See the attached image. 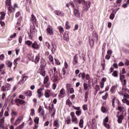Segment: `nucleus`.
<instances>
[{"instance_id": "f257e3e1", "label": "nucleus", "mask_w": 129, "mask_h": 129, "mask_svg": "<svg viewBox=\"0 0 129 129\" xmlns=\"http://www.w3.org/2000/svg\"><path fill=\"white\" fill-rule=\"evenodd\" d=\"M47 65L46 61L44 59H41L40 60V66L38 73L42 76H45L46 73H45V67Z\"/></svg>"}, {"instance_id": "f03ea898", "label": "nucleus", "mask_w": 129, "mask_h": 129, "mask_svg": "<svg viewBox=\"0 0 129 129\" xmlns=\"http://www.w3.org/2000/svg\"><path fill=\"white\" fill-rule=\"evenodd\" d=\"M73 2L76 4L74 8V14L75 17H80V12L79 11V8L77 7L76 5H79V4H81L82 0H73Z\"/></svg>"}, {"instance_id": "7ed1b4c3", "label": "nucleus", "mask_w": 129, "mask_h": 129, "mask_svg": "<svg viewBox=\"0 0 129 129\" xmlns=\"http://www.w3.org/2000/svg\"><path fill=\"white\" fill-rule=\"evenodd\" d=\"M92 39H89V42L91 47H92L94 45V42H97L98 41V36L96 32H93L92 33Z\"/></svg>"}, {"instance_id": "20e7f679", "label": "nucleus", "mask_w": 129, "mask_h": 129, "mask_svg": "<svg viewBox=\"0 0 129 129\" xmlns=\"http://www.w3.org/2000/svg\"><path fill=\"white\" fill-rule=\"evenodd\" d=\"M70 114L72 117V123L74 124H78V120H77V117L75 115L74 112H71Z\"/></svg>"}, {"instance_id": "39448f33", "label": "nucleus", "mask_w": 129, "mask_h": 129, "mask_svg": "<svg viewBox=\"0 0 129 129\" xmlns=\"http://www.w3.org/2000/svg\"><path fill=\"white\" fill-rule=\"evenodd\" d=\"M62 79V76H61L60 73H58V74H56V75H53L52 80L54 82H58V81L61 80Z\"/></svg>"}, {"instance_id": "423d86ee", "label": "nucleus", "mask_w": 129, "mask_h": 129, "mask_svg": "<svg viewBox=\"0 0 129 129\" xmlns=\"http://www.w3.org/2000/svg\"><path fill=\"white\" fill-rule=\"evenodd\" d=\"M11 88H12V85L9 83H7L2 87V90L3 91H8L10 90Z\"/></svg>"}, {"instance_id": "0eeeda50", "label": "nucleus", "mask_w": 129, "mask_h": 129, "mask_svg": "<svg viewBox=\"0 0 129 129\" xmlns=\"http://www.w3.org/2000/svg\"><path fill=\"white\" fill-rule=\"evenodd\" d=\"M46 34L49 35V36H53L54 33H53V27L51 26H48L46 29Z\"/></svg>"}, {"instance_id": "6e6552de", "label": "nucleus", "mask_w": 129, "mask_h": 129, "mask_svg": "<svg viewBox=\"0 0 129 129\" xmlns=\"http://www.w3.org/2000/svg\"><path fill=\"white\" fill-rule=\"evenodd\" d=\"M21 79L19 82V84L22 85V84H24L25 83V81L28 79V77L26 76V74H22L21 76Z\"/></svg>"}, {"instance_id": "1a4fd4ad", "label": "nucleus", "mask_w": 129, "mask_h": 129, "mask_svg": "<svg viewBox=\"0 0 129 129\" xmlns=\"http://www.w3.org/2000/svg\"><path fill=\"white\" fill-rule=\"evenodd\" d=\"M32 32H35L36 31V28L35 27V26H30V32L31 33L28 32V36L29 37V39L30 40H32L33 39V34H32Z\"/></svg>"}, {"instance_id": "9d476101", "label": "nucleus", "mask_w": 129, "mask_h": 129, "mask_svg": "<svg viewBox=\"0 0 129 129\" xmlns=\"http://www.w3.org/2000/svg\"><path fill=\"white\" fill-rule=\"evenodd\" d=\"M15 102L17 106H20V104L23 105L25 103V101L21 99H16L15 100Z\"/></svg>"}, {"instance_id": "9b49d317", "label": "nucleus", "mask_w": 129, "mask_h": 129, "mask_svg": "<svg viewBox=\"0 0 129 129\" xmlns=\"http://www.w3.org/2000/svg\"><path fill=\"white\" fill-rule=\"evenodd\" d=\"M43 90H44V88H41L37 90L38 97L39 98H41V97L43 96Z\"/></svg>"}, {"instance_id": "f8f14e48", "label": "nucleus", "mask_w": 129, "mask_h": 129, "mask_svg": "<svg viewBox=\"0 0 129 129\" xmlns=\"http://www.w3.org/2000/svg\"><path fill=\"white\" fill-rule=\"evenodd\" d=\"M54 13L56 16H58V17H64V13H63V11L56 10L54 11Z\"/></svg>"}, {"instance_id": "ddd939ff", "label": "nucleus", "mask_w": 129, "mask_h": 129, "mask_svg": "<svg viewBox=\"0 0 129 129\" xmlns=\"http://www.w3.org/2000/svg\"><path fill=\"white\" fill-rule=\"evenodd\" d=\"M63 40L66 42L69 41V32H66L63 35Z\"/></svg>"}, {"instance_id": "4468645a", "label": "nucleus", "mask_w": 129, "mask_h": 129, "mask_svg": "<svg viewBox=\"0 0 129 129\" xmlns=\"http://www.w3.org/2000/svg\"><path fill=\"white\" fill-rule=\"evenodd\" d=\"M22 119H23V116H20L16 120L14 123L15 125H18V124H19L20 122H21Z\"/></svg>"}, {"instance_id": "2eb2a0df", "label": "nucleus", "mask_w": 129, "mask_h": 129, "mask_svg": "<svg viewBox=\"0 0 129 129\" xmlns=\"http://www.w3.org/2000/svg\"><path fill=\"white\" fill-rule=\"evenodd\" d=\"M31 46L33 49H40V45H39V44H38L36 42L32 43Z\"/></svg>"}, {"instance_id": "dca6fc26", "label": "nucleus", "mask_w": 129, "mask_h": 129, "mask_svg": "<svg viewBox=\"0 0 129 129\" xmlns=\"http://www.w3.org/2000/svg\"><path fill=\"white\" fill-rule=\"evenodd\" d=\"M78 57L77 56V54L75 55L73 60V65H76L78 63Z\"/></svg>"}, {"instance_id": "f3484780", "label": "nucleus", "mask_w": 129, "mask_h": 129, "mask_svg": "<svg viewBox=\"0 0 129 129\" xmlns=\"http://www.w3.org/2000/svg\"><path fill=\"white\" fill-rule=\"evenodd\" d=\"M37 21V19H36V17L34 16V14H32L31 18L30 19V22H31L34 26V24H36V22Z\"/></svg>"}, {"instance_id": "a211bd4d", "label": "nucleus", "mask_w": 129, "mask_h": 129, "mask_svg": "<svg viewBox=\"0 0 129 129\" xmlns=\"http://www.w3.org/2000/svg\"><path fill=\"white\" fill-rule=\"evenodd\" d=\"M117 117H118L117 121L118 123H121L122 122V119H123V116L122 115H120L118 116L117 115Z\"/></svg>"}, {"instance_id": "6ab92c4d", "label": "nucleus", "mask_w": 129, "mask_h": 129, "mask_svg": "<svg viewBox=\"0 0 129 129\" xmlns=\"http://www.w3.org/2000/svg\"><path fill=\"white\" fill-rule=\"evenodd\" d=\"M50 94H51V91L47 90L44 93V96L46 98H49L50 97Z\"/></svg>"}, {"instance_id": "aec40b11", "label": "nucleus", "mask_w": 129, "mask_h": 129, "mask_svg": "<svg viewBox=\"0 0 129 129\" xmlns=\"http://www.w3.org/2000/svg\"><path fill=\"white\" fill-rule=\"evenodd\" d=\"M54 125H55L57 128H59L60 126V124L59 123V122L58 121V120H55L54 121L53 123Z\"/></svg>"}, {"instance_id": "412c9836", "label": "nucleus", "mask_w": 129, "mask_h": 129, "mask_svg": "<svg viewBox=\"0 0 129 129\" xmlns=\"http://www.w3.org/2000/svg\"><path fill=\"white\" fill-rule=\"evenodd\" d=\"M66 122L68 124H70V123H71V119L70 118V116H68L66 118Z\"/></svg>"}, {"instance_id": "4be33fe9", "label": "nucleus", "mask_w": 129, "mask_h": 129, "mask_svg": "<svg viewBox=\"0 0 129 129\" xmlns=\"http://www.w3.org/2000/svg\"><path fill=\"white\" fill-rule=\"evenodd\" d=\"M1 17L0 18V21H3V20L5 19L6 17V13L5 12H1Z\"/></svg>"}, {"instance_id": "5701e85b", "label": "nucleus", "mask_w": 129, "mask_h": 129, "mask_svg": "<svg viewBox=\"0 0 129 129\" xmlns=\"http://www.w3.org/2000/svg\"><path fill=\"white\" fill-rule=\"evenodd\" d=\"M39 61H40V55H37L35 57V59L34 60V62L35 64H37V63H38V62H39Z\"/></svg>"}, {"instance_id": "b1692460", "label": "nucleus", "mask_w": 129, "mask_h": 129, "mask_svg": "<svg viewBox=\"0 0 129 129\" xmlns=\"http://www.w3.org/2000/svg\"><path fill=\"white\" fill-rule=\"evenodd\" d=\"M25 43L26 44V45H28L29 47H31L33 44V42L30 40H26L25 41Z\"/></svg>"}, {"instance_id": "393cba45", "label": "nucleus", "mask_w": 129, "mask_h": 129, "mask_svg": "<svg viewBox=\"0 0 129 129\" xmlns=\"http://www.w3.org/2000/svg\"><path fill=\"white\" fill-rule=\"evenodd\" d=\"M24 127H25V122H23L21 124L16 127V129H23Z\"/></svg>"}, {"instance_id": "a878e982", "label": "nucleus", "mask_w": 129, "mask_h": 129, "mask_svg": "<svg viewBox=\"0 0 129 129\" xmlns=\"http://www.w3.org/2000/svg\"><path fill=\"white\" fill-rule=\"evenodd\" d=\"M83 123H84V121H83V119H81L79 122V126L81 128H83Z\"/></svg>"}, {"instance_id": "bb28decb", "label": "nucleus", "mask_w": 129, "mask_h": 129, "mask_svg": "<svg viewBox=\"0 0 129 129\" xmlns=\"http://www.w3.org/2000/svg\"><path fill=\"white\" fill-rule=\"evenodd\" d=\"M52 74H53V75H56L59 74V73H58V72H57V69L56 68V67H54L52 70Z\"/></svg>"}, {"instance_id": "cd10ccee", "label": "nucleus", "mask_w": 129, "mask_h": 129, "mask_svg": "<svg viewBox=\"0 0 129 129\" xmlns=\"http://www.w3.org/2000/svg\"><path fill=\"white\" fill-rule=\"evenodd\" d=\"M86 5L87 8L86 10L87 11H88L89 8H90V6L91 5V3L90 2V1H87L86 3Z\"/></svg>"}, {"instance_id": "c85d7f7f", "label": "nucleus", "mask_w": 129, "mask_h": 129, "mask_svg": "<svg viewBox=\"0 0 129 129\" xmlns=\"http://www.w3.org/2000/svg\"><path fill=\"white\" fill-rule=\"evenodd\" d=\"M75 6V5L74 4V3H73V2H71L66 4V7H67L68 8H69V7L70 6L72 8H74Z\"/></svg>"}, {"instance_id": "c756f323", "label": "nucleus", "mask_w": 129, "mask_h": 129, "mask_svg": "<svg viewBox=\"0 0 129 129\" xmlns=\"http://www.w3.org/2000/svg\"><path fill=\"white\" fill-rule=\"evenodd\" d=\"M25 95L26 96H32V91H27L25 93Z\"/></svg>"}, {"instance_id": "7c9ffc66", "label": "nucleus", "mask_w": 129, "mask_h": 129, "mask_svg": "<svg viewBox=\"0 0 129 129\" xmlns=\"http://www.w3.org/2000/svg\"><path fill=\"white\" fill-rule=\"evenodd\" d=\"M83 86H84V90L85 91H86V90H87V89H88V87L89 86V84H88L86 83H84L83 84Z\"/></svg>"}, {"instance_id": "2f4dec72", "label": "nucleus", "mask_w": 129, "mask_h": 129, "mask_svg": "<svg viewBox=\"0 0 129 129\" xmlns=\"http://www.w3.org/2000/svg\"><path fill=\"white\" fill-rule=\"evenodd\" d=\"M52 48L51 49V52L52 53H55V51H56V45H55V44L52 43Z\"/></svg>"}, {"instance_id": "473e14b6", "label": "nucleus", "mask_w": 129, "mask_h": 129, "mask_svg": "<svg viewBox=\"0 0 129 129\" xmlns=\"http://www.w3.org/2000/svg\"><path fill=\"white\" fill-rule=\"evenodd\" d=\"M66 104H67V105H69L70 107H71V106H72V102H71L69 99H68L67 100Z\"/></svg>"}, {"instance_id": "72a5a7b5", "label": "nucleus", "mask_w": 129, "mask_h": 129, "mask_svg": "<svg viewBox=\"0 0 129 129\" xmlns=\"http://www.w3.org/2000/svg\"><path fill=\"white\" fill-rule=\"evenodd\" d=\"M122 101L123 103H126V104H127V105H129V100H127V99L125 98H123L122 100Z\"/></svg>"}, {"instance_id": "f704fd0d", "label": "nucleus", "mask_w": 129, "mask_h": 129, "mask_svg": "<svg viewBox=\"0 0 129 129\" xmlns=\"http://www.w3.org/2000/svg\"><path fill=\"white\" fill-rule=\"evenodd\" d=\"M6 64H7V66L8 67H9V68H11L12 66H13V62H12L10 61H7Z\"/></svg>"}, {"instance_id": "c9c22d12", "label": "nucleus", "mask_w": 129, "mask_h": 129, "mask_svg": "<svg viewBox=\"0 0 129 129\" xmlns=\"http://www.w3.org/2000/svg\"><path fill=\"white\" fill-rule=\"evenodd\" d=\"M121 72L120 73V80L122 82V80L124 79L125 76L124 75H121Z\"/></svg>"}, {"instance_id": "e433bc0d", "label": "nucleus", "mask_w": 129, "mask_h": 129, "mask_svg": "<svg viewBox=\"0 0 129 129\" xmlns=\"http://www.w3.org/2000/svg\"><path fill=\"white\" fill-rule=\"evenodd\" d=\"M55 65H61V62L59 61L58 59L54 58Z\"/></svg>"}, {"instance_id": "4c0bfd02", "label": "nucleus", "mask_w": 129, "mask_h": 129, "mask_svg": "<svg viewBox=\"0 0 129 129\" xmlns=\"http://www.w3.org/2000/svg\"><path fill=\"white\" fill-rule=\"evenodd\" d=\"M107 96H108V94H107V93H106L105 95L102 97V99H103V100H106V99H107Z\"/></svg>"}, {"instance_id": "58836bf2", "label": "nucleus", "mask_w": 129, "mask_h": 129, "mask_svg": "<svg viewBox=\"0 0 129 129\" xmlns=\"http://www.w3.org/2000/svg\"><path fill=\"white\" fill-rule=\"evenodd\" d=\"M11 5H12V3H11V0H7L6 6H7V7H11Z\"/></svg>"}, {"instance_id": "ea45409f", "label": "nucleus", "mask_w": 129, "mask_h": 129, "mask_svg": "<svg viewBox=\"0 0 129 129\" xmlns=\"http://www.w3.org/2000/svg\"><path fill=\"white\" fill-rule=\"evenodd\" d=\"M69 92H70L71 94L74 93V89L73 88H70L69 89Z\"/></svg>"}, {"instance_id": "a19ab883", "label": "nucleus", "mask_w": 129, "mask_h": 129, "mask_svg": "<svg viewBox=\"0 0 129 129\" xmlns=\"http://www.w3.org/2000/svg\"><path fill=\"white\" fill-rule=\"evenodd\" d=\"M115 86H113L110 90V92H111V93H114V90H115Z\"/></svg>"}, {"instance_id": "79ce46f5", "label": "nucleus", "mask_w": 129, "mask_h": 129, "mask_svg": "<svg viewBox=\"0 0 129 129\" xmlns=\"http://www.w3.org/2000/svg\"><path fill=\"white\" fill-rule=\"evenodd\" d=\"M6 73V69H4L3 70H0V75H4Z\"/></svg>"}, {"instance_id": "37998d69", "label": "nucleus", "mask_w": 129, "mask_h": 129, "mask_svg": "<svg viewBox=\"0 0 129 129\" xmlns=\"http://www.w3.org/2000/svg\"><path fill=\"white\" fill-rule=\"evenodd\" d=\"M34 122L36 123V124H38L39 123V117H36L34 118Z\"/></svg>"}, {"instance_id": "c03bdc74", "label": "nucleus", "mask_w": 129, "mask_h": 129, "mask_svg": "<svg viewBox=\"0 0 129 129\" xmlns=\"http://www.w3.org/2000/svg\"><path fill=\"white\" fill-rule=\"evenodd\" d=\"M58 30H59L60 33H63V32H64V28H63V27H62V26H59L58 27Z\"/></svg>"}, {"instance_id": "a18cd8bd", "label": "nucleus", "mask_w": 129, "mask_h": 129, "mask_svg": "<svg viewBox=\"0 0 129 129\" xmlns=\"http://www.w3.org/2000/svg\"><path fill=\"white\" fill-rule=\"evenodd\" d=\"M69 24V22L68 21H67L66 22V28L67 29V30H69L70 29V26H69L68 24Z\"/></svg>"}, {"instance_id": "49530a36", "label": "nucleus", "mask_w": 129, "mask_h": 129, "mask_svg": "<svg viewBox=\"0 0 129 129\" xmlns=\"http://www.w3.org/2000/svg\"><path fill=\"white\" fill-rule=\"evenodd\" d=\"M115 100H116V98L115 97H114L112 100V106L113 107H115V105H114V102Z\"/></svg>"}, {"instance_id": "de8ad7c7", "label": "nucleus", "mask_w": 129, "mask_h": 129, "mask_svg": "<svg viewBox=\"0 0 129 129\" xmlns=\"http://www.w3.org/2000/svg\"><path fill=\"white\" fill-rule=\"evenodd\" d=\"M16 37H17V33H14L13 35L10 36V39H14V38H16Z\"/></svg>"}, {"instance_id": "09e8293b", "label": "nucleus", "mask_w": 129, "mask_h": 129, "mask_svg": "<svg viewBox=\"0 0 129 129\" xmlns=\"http://www.w3.org/2000/svg\"><path fill=\"white\" fill-rule=\"evenodd\" d=\"M44 46H45V47H47V48H48V49H50V43H49L47 42H46L45 43Z\"/></svg>"}, {"instance_id": "8fccbe9b", "label": "nucleus", "mask_w": 129, "mask_h": 129, "mask_svg": "<svg viewBox=\"0 0 129 129\" xmlns=\"http://www.w3.org/2000/svg\"><path fill=\"white\" fill-rule=\"evenodd\" d=\"M76 114L78 116H79V115H81V110H77V111H76Z\"/></svg>"}, {"instance_id": "3c124183", "label": "nucleus", "mask_w": 129, "mask_h": 129, "mask_svg": "<svg viewBox=\"0 0 129 129\" xmlns=\"http://www.w3.org/2000/svg\"><path fill=\"white\" fill-rule=\"evenodd\" d=\"M66 88L68 90V92H69V89L71 88V85H70L69 84H67L66 85Z\"/></svg>"}, {"instance_id": "603ef678", "label": "nucleus", "mask_w": 129, "mask_h": 129, "mask_svg": "<svg viewBox=\"0 0 129 129\" xmlns=\"http://www.w3.org/2000/svg\"><path fill=\"white\" fill-rule=\"evenodd\" d=\"M112 75L113 76H114V77H117L118 76L117 72L116 71H114V72L112 73Z\"/></svg>"}, {"instance_id": "864d4df0", "label": "nucleus", "mask_w": 129, "mask_h": 129, "mask_svg": "<svg viewBox=\"0 0 129 129\" xmlns=\"http://www.w3.org/2000/svg\"><path fill=\"white\" fill-rule=\"evenodd\" d=\"M124 98H125L126 99H129V95L127 94V93H125L123 95Z\"/></svg>"}, {"instance_id": "5fc2aeb1", "label": "nucleus", "mask_w": 129, "mask_h": 129, "mask_svg": "<svg viewBox=\"0 0 129 129\" xmlns=\"http://www.w3.org/2000/svg\"><path fill=\"white\" fill-rule=\"evenodd\" d=\"M108 122V118L106 117L105 118L103 119V123H107Z\"/></svg>"}, {"instance_id": "6e6d98bb", "label": "nucleus", "mask_w": 129, "mask_h": 129, "mask_svg": "<svg viewBox=\"0 0 129 129\" xmlns=\"http://www.w3.org/2000/svg\"><path fill=\"white\" fill-rule=\"evenodd\" d=\"M101 110L102 112H103V113H104V112L106 111V109L105 108V107L102 106L101 108Z\"/></svg>"}, {"instance_id": "4d7b16f0", "label": "nucleus", "mask_w": 129, "mask_h": 129, "mask_svg": "<svg viewBox=\"0 0 129 129\" xmlns=\"http://www.w3.org/2000/svg\"><path fill=\"white\" fill-rule=\"evenodd\" d=\"M122 84L123 86H125L126 85V80L123 79V81H122Z\"/></svg>"}, {"instance_id": "13d9d810", "label": "nucleus", "mask_w": 129, "mask_h": 129, "mask_svg": "<svg viewBox=\"0 0 129 129\" xmlns=\"http://www.w3.org/2000/svg\"><path fill=\"white\" fill-rule=\"evenodd\" d=\"M49 81V77L46 76L44 79V83H47L48 81Z\"/></svg>"}, {"instance_id": "bf43d9fd", "label": "nucleus", "mask_w": 129, "mask_h": 129, "mask_svg": "<svg viewBox=\"0 0 129 129\" xmlns=\"http://www.w3.org/2000/svg\"><path fill=\"white\" fill-rule=\"evenodd\" d=\"M48 58H49V61L50 62H53V61H54V59L53 58V56H52V55H49Z\"/></svg>"}, {"instance_id": "052dcab7", "label": "nucleus", "mask_w": 129, "mask_h": 129, "mask_svg": "<svg viewBox=\"0 0 129 129\" xmlns=\"http://www.w3.org/2000/svg\"><path fill=\"white\" fill-rule=\"evenodd\" d=\"M103 124L104 126H105L106 128H110V126L109 125V124H107V123H104Z\"/></svg>"}, {"instance_id": "680f3d73", "label": "nucleus", "mask_w": 129, "mask_h": 129, "mask_svg": "<svg viewBox=\"0 0 129 129\" xmlns=\"http://www.w3.org/2000/svg\"><path fill=\"white\" fill-rule=\"evenodd\" d=\"M122 0H117L116 4L118 5V7H120V4H121Z\"/></svg>"}, {"instance_id": "e2e57ef3", "label": "nucleus", "mask_w": 129, "mask_h": 129, "mask_svg": "<svg viewBox=\"0 0 129 129\" xmlns=\"http://www.w3.org/2000/svg\"><path fill=\"white\" fill-rule=\"evenodd\" d=\"M109 19L110 20H112L113 19H114V14L113 13H111L110 15Z\"/></svg>"}, {"instance_id": "0e129e2a", "label": "nucleus", "mask_w": 129, "mask_h": 129, "mask_svg": "<svg viewBox=\"0 0 129 129\" xmlns=\"http://www.w3.org/2000/svg\"><path fill=\"white\" fill-rule=\"evenodd\" d=\"M83 109L84 110H88V107H87V105H84L83 106Z\"/></svg>"}, {"instance_id": "69168bd1", "label": "nucleus", "mask_w": 129, "mask_h": 129, "mask_svg": "<svg viewBox=\"0 0 129 129\" xmlns=\"http://www.w3.org/2000/svg\"><path fill=\"white\" fill-rule=\"evenodd\" d=\"M0 123H5V117H3L1 119H0Z\"/></svg>"}, {"instance_id": "338daca9", "label": "nucleus", "mask_w": 129, "mask_h": 129, "mask_svg": "<svg viewBox=\"0 0 129 129\" xmlns=\"http://www.w3.org/2000/svg\"><path fill=\"white\" fill-rule=\"evenodd\" d=\"M11 115H18V113L15 111H12L11 112Z\"/></svg>"}, {"instance_id": "774afa93", "label": "nucleus", "mask_w": 129, "mask_h": 129, "mask_svg": "<svg viewBox=\"0 0 129 129\" xmlns=\"http://www.w3.org/2000/svg\"><path fill=\"white\" fill-rule=\"evenodd\" d=\"M124 64L125 66H128V65H129V60L128 59H126Z\"/></svg>"}]
</instances>
